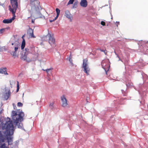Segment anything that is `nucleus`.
Wrapping results in <instances>:
<instances>
[{"label":"nucleus","instance_id":"10","mask_svg":"<svg viewBox=\"0 0 148 148\" xmlns=\"http://www.w3.org/2000/svg\"><path fill=\"white\" fill-rule=\"evenodd\" d=\"M19 46H20V45H17L14 47V51H12L10 53V54L14 57V58H15L18 57L16 55V51L18 49Z\"/></svg>","mask_w":148,"mask_h":148},{"label":"nucleus","instance_id":"28","mask_svg":"<svg viewBox=\"0 0 148 148\" xmlns=\"http://www.w3.org/2000/svg\"><path fill=\"white\" fill-rule=\"evenodd\" d=\"M101 24L103 26L105 25V23L103 21H101Z\"/></svg>","mask_w":148,"mask_h":148},{"label":"nucleus","instance_id":"7","mask_svg":"<svg viewBox=\"0 0 148 148\" xmlns=\"http://www.w3.org/2000/svg\"><path fill=\"white\" fill-rule=\"evenodd\" d=\"M28 54V52H24L22 53L21 56V59L24 61H26L28 62L31 61L29 58H27V56Z\"/></svg>","mask_w":148,"mask_h":148},{"label":"nucleus","instance_id":"31","mask_svg":"<svg viewBox=\"0 0 148 148\" xmlns=\"http://www.w3.org/2000/svg\"><path fill=\"white\" fill-rule=\"evenodd\" d=\"M72 60H71V59H69V61H70V62H71V63H72Z\"/></svg>","mask_w":148,"mask_h":148},{"label":"nucleus","instance_id":"4","mask_svg":"<svg viewBox=\"0 0 148 148\" xmlns=\"http://www.w3.org/2000/svg\"><path fill=\"white\" fill-rule=\"evenodd\" d=\"M17 0H10L11 3L12 7L11 11L13 14H15L18 7Z\"/></svg>","mask_w":148,"mask_h":148},{"label":"nucleus","instance_id":"3","mask_svg":"<svg viewBox=\"0 0 148 148\" xmlns=\"http://www.w3.org/2000/svg\"><path fill=\"white\" fill-rule=\"evenodd\" d=\"M88 60L86 58L83 60L82 68L84 69V71L86 73V75H89V73L90 71V69L88 66L87 64Z\"/></svg>","mask_w":148,"mask_h":148},{"label":"nucleus","instance_id":"6","mask_svg":"<svg viewBox=\"0 0 148 148\" xmlns=\"http://www.w3.org/2000/svg\"><path fill=\"white\" fill-rule=\"evenodd\" d=\"M49 38V43L52 45L55 43V39L53 36L50 34H49L46 37V38Z\"/></svg>","mask_w":148,"mask_h":148},{"label":"nucleus","instance_id":"12","mask_svg":"<svg viewBox=\"0 0 148 148\" xmlns=\"http://www.w3.org/2000/svg\"><path fill=\"white\" fill-rule=\"evenodd\" d=\"M80 5L84 8L86 7L87 6V2L86 0H81L80 3Z\"/></svg>","mask_w":148,"mask_h":148},{"label":"nucleus","instance_id":"33","mask_svg":"<svg viewBox=\"0 0 148 148\" xmlns=\"http://www.w3.org/2000/svg\"><path fill=\"white\" fill-rule=\"evenodd\" d=\"M34 20H32V23H34Z\"/></svg>","mask_w":148,"mask_h":148},{"label":"nucleus","instance_id":"21","mask_svg":"<svg viewBox=\"0 0 148 148\" xmlns=\"http://www.w3.org/2000/svg\"><path fill=\"white\" fill-rule=\"evenodd\" d=\"M78 2L77 1L75 2L73 6V8H76L77 6V5H78Z\"/></svg>","mask_w":148,"mask_h":148},{"label":"nucleus","instance_id":"15","mask_svg":"<svg viewBox=\"0 0 148 148\" xmlns=\"http://www.w3.org/2000/svg\"><path fill=\"white\" fill-rule=\"evenodd\" d=\"M65 14L66 17L70 19L71 21V18L72 17L70 12L68 10H66L65 11Z\"/></svg>","mask_w":148,"mask_h":148},{"label":"nucleus","instance_id":"14","mask_svg":"<svg viewBox=\"0 0 148 148\" xmlns=\"http://www.w3.org/2000/svg\"><path fill=\"white\" fill-rule=\"evenodd\" d=\"M15 18L14 17H13L12 18L10 19H5L3 20V22L4 23H11L13 20Z\"/></svg>","mask_w":148,"mask_h":148},{"label":"nucleus","instance_id":"2","mask_svg":"<svg viewBox=\"0 0 148 148\" xmlns=\"http://www.w3.org/2000/svg\"><path fill=\"white\" fill-rule=\"evenodd\" d=\"M6 131L8 135H11L13 134L14 127L12 121L7 122L6 124Z\"/></svg>","mask_w":148,"mask_h":148},{"label":"nucleus","instance_id":"8","mask_svg":"<svg viewBox=\"0 0 148 148\" xmlns=\"http://www.w3.org/2000/svg\"><path fill=\"white\" fill-rule=\"evenodd\" d=\"M61 100L62 102V106L65 107L67 106L68 105L67 100L65 96L63 95L61 97Z\"/></svg>","mask_w":148,"mask_h":148},{"label":"nucleus","instance_id":"1","mask_svg":"<svg viewBox=\"0 0 148 148\" xmlns=\"http://www.w3.org/2000/svg\"><path fill=\"white\" fill-rule=\"evenodd\" d=\"M24 116V113L20 110L16 112L13 111L12 112V119L16 125H17L19 122L23 120V118Z\"/></svg>","mask_w":148,"mask_h":148},{"label":"nucleus","instance_id":"22","mask_svg":"<svg viewBox=\"0 0 148 148\" xmlns=\"http://www.w3.org/2000/svg\"><path fill=\"white\" fill-rule=\"evenodd\" d=\"M74 0H69V1L67 4V5H69V4H73Z\"/></svg>","mask_w":148,"mask_h":148},{"label":"nucleus","instance_id":"24","mask_svg":"<svg viewBox=\"0 0 148 148\" xmlns=\"http://www.w3.org/2000/svg\"><path fill=\"white\" fill-rule=\"evenodd\" d=\"M100 50L101 52H103L106 55L107 54V51L106 49L104 50L101 49H100Z\"/></svg>","mask_w":148,"mask_h":148},{"label":"nucleus","instance_id":"25","mask_svg":"<svg viewBox=\"0 0 148 148\" xmlns=\"http://www.w3.org/2000/svg\"><path fill=\"white\" fill-rule=\"evenodd\" d=\"M17 106L18 107H21L23 106V104L21 102H18L17 103Z\"/></svg>","mask_w":148,"mask_h":148},{"label":"nucleus","instance_id":"26","mask_svg":"<svg viewBox=\"0 0 148 148\" xmlns=\"http://www.w3.org/2000/svg\"><path fill=\"white\" fill-rule=\"evenodd\" d=\"M5 29L3 28L2 29H0V34H2L3 32L5 31Z\"/></svg>","mask_w":148,"mask_h":148},{"label":"nucleus","instance_id":"9","mask_svg":"<svg viewBox=\"0 0 148 148\" xmlns=\"http://www.w3.org/2000/svg\"><path fill=\"white\" fill-rule=\"evenodd\" d=\"M6 138L7 139L8 141L9 142V140H11V138H9L7 137H6V136L3 135L1 133L0 131V140L2 142H3L5 141V140H6Z\"/></svg>","mask_w":148,"mask_h":148},{"label":"nucleus","instance_id":"11","mask_svg":"<svg viewBox=\"0 0 148 148\" xmlns=\"http://www.w3.org/2000/svg\"><path fill=\"white\" fill-rule=\"evenodd\" d=\"M27 34L29 35V36L31 38H36L34 34L33 30L30 28L27 30Z\"/></svg>","mask_w":148,"mask_h":148},{"label":"nucleus","instance_id":"34","mask_svg":"<svg viewBox=\"0 0 148 148\" xmlns=\"http://www.w3.org/2000/svg\"><path fill=\"white\" fill-rule=\"evenodd\" d=\"M12 45H14V43H12Z\"/></svg>","mask_w":148,"mask_h":148},{"label":"nucleus","instance_id":"23","mask_svg":"<svg viewBox=\"0 0 148 148\" xmlns=\"http://www.w3.org/2000/svg\"><path fill=\"white\" fill-rule=\"evenodd\" d=\"M17 89L16 90V92H17L18 91L19 89V82L18 81L17 82Z\"/></svg>","mask_w":148,"mask_h":148},{"label":"nucleus","instance_id":"32","mask_svg":"<svg viewBox=\"0 0 148 148\" xmlns=\"http://www.w3.org/2000/svg\"><path fill=\"white\" fill-rule=\"evenodd\" d=\"M53 105V103H51L50 105H49V106H52V105Z\"/></svg>","mask_w":148,"mask_h":148},{"label":"nucleus","instance_id":"30","mask_svg":"<svg viewBox=\"0 0 148 148\" xmlns=\"http://www.w3.org/2000/svg\"><path fill=\"white\" fill-rule=\"evenodd\" d=\"M25 34H24L22 36V38L23 39H23H24V38L25 36Z\"/></svg>","mask_w":148,"mask_h":148},{"label":"nucleus","instance_id":"27","mask_svg":"<svg viewBox=\"0 0 148 148\" xmlns=\"http://www.w3.org/2000/svg\"><path fill=\"white\" fill-rule=\"evenodd\" d=\"M0 148H7L5 147V144L4 143L2 144L1 146L0 147Z\"/></svg>","mask_w":148,"mask_h":148},{"label":"nucleus","instance_id":"29","mask_svg":"<svg viewBox=\"0 0 148 148\" xmlns=\"http://www.w3.org/2000/svg\"><path fill=\"white\" fill-rule=\"evenodd\" d=\"M25 52H28V53H29V49L28 48H25Z\"/></svg>","mask_w":148,"mask_h":148},{"label":"nucleus","instance_id":"20","mask_svg":"<svg viewBox=\"0 0 148 148\" xmlns=\"http://www.w3.org/2000/svg\"><path fill=\"white\" fill-rule=\"evenodd\" d=\"M53 69V68H50V69H47L44 70L46 71V72H47V75H48L49 74V73H51V71Z\"/></svg>","mask_w":148,"mask_h":148},{"label":"nucleus","instance_id":"18","mask_svg":"<svg viewBox=\"0 0 148 148\" xmlns=\"http://www.w3.org/2000/svg\"><path fill=\"white\" fill-rule=\"evenodd\" d=\"M25 39H23V40L22 43L21 45V48L22 50L24 48V47L25 46Z\"/></svg>","mask_w":148,"mask_h":148},{"label":"nucleus","instance_id":"16","mask_svg":"<svg viewBox=\"0 0 148 148\" xmlns=\"http://www.w3.org/2000/svg\"><path fill=\"white\" fill-rule=\"evenodd\" d=\"M11 92L9 90H8V92L5 93L4 95V98L6 100H7L9 97L11 95Z\"/></svg>","mask_w":148,"mask_h":148},{"label":"nucleus","instance_id":"13","mask_svg":"<svg viewBox=\"0 0 148 148\" xmlns=\"http://www.w3.org/2000/svg\"><path fill=\"white\" fill-rule=\"evenodd\" d=\"M56 11L57 13L56 16V17L53 20H50V22L51 23L52 22L56 20V19L58 18L60 14V10L58 8H56Z\"/></svg>","mask_w":148,"mask_h":148},{"label":"nucleus","instance_id":"5","mask_svg":"<svg viewBox=\"0 0 148 148\" xmlns=\"http://www.w3.org/2000/svg\"><path fill=\"white\" fill-rule=\"evenodd\" d=\"M30 1V4L32 8H34L36 10L38 8V5H39V3L38 0H29Z\"/></svg>","mask_w":148,"mask_h":148},{"label":"nucleus","instance_id":"17","mask_svg":"<svg viewBox=\"0 0 148 148\" xmlns=\"http://www.w3.org/2000/svg\"><path fill=\"white\" fill-rule=\"evenodd\" d=\"M0 73L4 74L5 75L8 74L7 72V69L6 68H3L0 69Z\"/></svg>","mask_w":148,"mask_h":148},{"label":"nucleus","instance_id":"19","mask_svg":"<svg viewBox=\"0 0 148 148\" xmlns=\"http://www.w3.org/2000/svg\"><path fill=\"white\" fill-rule=\"evenodd\" d=\"M37 16L38 18H45V17L41 14L39 12H38L37 14Z\"/></svg>","mask_w":148,"mask_h":148}]
</instances>
